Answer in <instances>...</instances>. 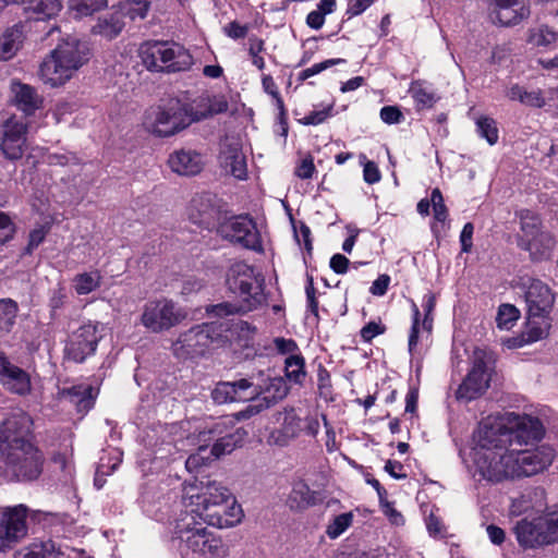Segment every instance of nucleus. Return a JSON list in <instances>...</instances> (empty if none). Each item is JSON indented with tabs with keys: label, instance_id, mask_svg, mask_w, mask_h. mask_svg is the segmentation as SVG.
<instances>
[{
	"label": "nucleus",
	"instance_id": "obj_1",
	"mask_svg": "<svg viewBox=\"0 0 558 558\" xmlns=\"http://www.w3.org/2000/svg\"><path fill=\"white\" fill-rule=\"evenodd\" d=\"M174 505H182L185 512L219 529L232 527L240 523L243 517L242 508L233 499L229 488L208 477L195 478L193 483L184 485L181 501H174Z\"/></svg>",
	"mask_w": 558,
	"mask_h": 558
},
{
	"label": "nucleus",
	"instance_id": "obj_2",
	"mask_svg": "<svg viewBox=\"0 0 558 558\" xmlns=\"http://www.w3.org/2000/svg\"><path fill=\"white\" fill-rule=\"evenodd\" d=\"M227 286L238 301L211 305L207 307L208 313L219 317L246 314L267 304L264 276L246 263L231 265L227 274Z\"/></svg>",
	"mask_w": 558,
	"mask_h": 558
},
{
	"label": "nucleus",
	"instance_id": "obj_3",
	"mask_svg": "<svg viewBox=\"0 0 558 558\" xmlns=\"http://www.w3.org/2000/svg\"><path fill=\"white\" fill-rule=\"evenodd\" d=\"M192 513H181L174 520L171 541L177 543L183 558H228L229 546L208 530L203 520Z\"/></svg>",
	"mask_w": 558,
	"mask_h": 558
},
{
	"label": "nucleus",
	"instance_id": "obj_4",
	"mask_svg": "<svg viewBox=\"0 0 558 558\" xmlns=\"http://www.w3.org/2000/svg\"><path fill=\"white\" fill-rule=\"evenodd\" d=\"M554 458L555 450L545 445L525 450L507 448L504 453L494 451L490 456V482L536 475L544 472Z\"/></svg>",
	"mask_w": 558,
	"mask_h": 558
},
{
	"label": "nucleus",
	"instance_id": "obj_5",
	"mask_svg": "<svg viewBox=\"0 0 558 558\" xmlns=\"http://www.w3.org/2000/svg\"><path fill=\"white\" fill-rule=\"evenodd\" d=\"M89 59L86 43L76 37L62 40L40 64L39 77L51 87H58L69 81Z\"/></svg>",
	"mask_w": 558,
	"mask_h": 558
},
{
	"label": "nucleus",
	"instance_id": "obj_6",
	"mask_svg": "<svg viewBox=\"0 0 558 558\" xmlns=\"http://www.w3.org/2000/svg\"><path fill=\"white\" fill-rule=\"evenodd\" d=\"M140 54L144 65L155 72L186 71L193 57L182 45L173 41H150L142 45Z\"/></svg>",
	"mask_w": 558,
	"mask_h": 558
},
{
	"label": "nucleus",
	"instance_id": "obj_7",
	"mask_svg": "<svg viewBox=\"0 0 558 558\" xmlns=\"http://www.w3.org/2000/svg\"><path fill=\"white\" fill-rule=\"evenodd\" d=\"M506 420L508 425L499 427L498 435L490 434V450L497 451L501 449L500 442L512 445H530L543 439L545 429L542 421L531 415H519L515 413H507ZM493 425L490 424V432Z\"/></svg>",
	"mask_w": 558,
	"mask_h": 558
},
{
	"label": "nucleus",
	"instance_id": "obj_8",
	"mask_svg": "<svg viewBox=\"0 0 558 558\" xmlns=\"http://www.w3.org/2000/svg\"><path fill=\"white\" fill-rule=\"evenodd\" d=\"M204 114H197L192 108L178 99L157 107L150 123V131L161 137L174 135L189 126L192 122L199 121Z\"/></svg>",
	"mask_w": 558,
	"mask_h": 558
},
{
	"label": "nucleus",
	"instance_id": "obj_9",
	"mask_svg": "<svg viewBox=\"0 0 558 558\" xmlns=\"http://www.w3.org/2000/svg\"><path fill=\"white\" fill-rule=\"evenodd\" d=\"M187 310L168 298L147 301L142 311L141 324L154 333L168 331L187 318Z\"/></svg>",
	"mask_w": 558,
	"mask_h": 558
},
{
	"label": "nucleus",
	"instance_id": "obj_10",
	"mask_svg": "<svg viewBox=\"0 0 558 558\" xmlns=\"http://www.w3.org/2000/svg\"><path fill=\"white\" fill-rule=\"evenodd\" d=\"M514 533L518 543L524 548H536L558 542V514L554 510L546 515L517 522Z\"/></svg>",
	"mask_w": 558,
	"mask_h": 558
},
{
	"label": "nucleus",
	"instance_id": "obj_11",
	"mask_svg": "<svg viewBox=\"0 0 558 558\" xmlns=\"http://www.w3.org/2000/svg\"><path fill=\"white\" fill-rule=\"evenodd\" d=\"M223 330L222 325L215 322L193 326L179 335L172 343V353L183 360L203 355Z\"/></svg>",
	"mask_w": 558,
	"mask_h": 558
},
{
	"label": "nucleus",
	"instance_id": "obj_12",
	"mask_svg": "<svg viewBox=\"0 0 558 558\" xmlns=\"http://www.w3.org/2000/svg\"><path fill=\"white\" fill-rule=\"evenodd\" d=\"M243 420L238 414L235 416H225L214 423L208 430L199 433L202 441H213L210 454L219 458L231 453L235 448L242 446L247 432L240 426H235V421Z\"/></svg>",
	"mask_w": 558,
	"mask_h": 558
},
{
	"label": "nucleus",
	"instance_id": "obj_13",
	"mask_svg": "<svg viewBox=\"0 0 558 558\" xmlns=\"http://www.w3.org/2000/svg\"><path fill=\"white\" fill-rule=\"evenodd\" d=\"M0 461L4 464L5 475L15 481H34L43 471L44 458L34 447H24L0 452Z\"/></svg>",
	"mask_w": 558,
	"mask_h": 558
},
{
	"label": "nucleus",
	"instance_id": "obj_14",
	"mask_svg": "<svg viewBox=\"0 0 558 558\" xmlns=\"http://www.w3.org/2000/svg\"><path fill=\"white\" fill-rule=\"evenodd\" d=\"M27 512L25 505L0 508V553L14 548L27 536Z\"/></svg>",
	"mask_w": 558,
	"mask_h": 558
},
{
	"label": "nucleus",
	"instance_id": "obj_15",
	"mask_svg": "<svg viewBox=\"0 0 558 558\" xmlns=\"http://www.w3.org/2000/svg\"><path fill=\"white\" fill-rule=\"evenodd\" d=\"M466 468L475 482L485 486L488 472V420L482 417L470 441Z\"/></svg>",
	"mask_w": 558,
	"mask_h": 558
},
{
	"label": "nucleus",
	"instance_id": "obj_16",
	"mask_svg": "<svg viewBox=\"0 0 558 558\" xmlns=\"http://www.w3.org/2000/svg\"><path fill=\"white\" fill-rule=\"evenodd\" d=\"M488 355L485 350L473 352L472 367L456 391L459 401L470 402L484 395L488 388Z\"/></svg>",
	"mask_w": 558,
	"mask_h": 558
},
{
	"label": "nucleus",
	"instance_id": "obj_17",
	"mask_svg": "<svg viewBox=\"0 0 558 558\" xmlns=\"http://www.w3.org/2000/svg\"><path fill=\"white\" fill-rule=\"evenodd\" d=\"M33 421L22 411L11 414L0 425V452H8L16 447H34L31 441Z\"/></svg>",
	"mask_w": 558,
	"mask_h": 558
},
{
	"label": "nucleus",
	"instance_id": "obj_18",
	"mask_svg": "<svg viewBox=\"0 0 558 558\" xmlns=\"http://www.w3.org/2000/svg\"><path fill=\"white\" fill-rule=\"evenodd\" d=\"M218 233L223 239L245 248L253 251L262 248L256 225L247 215H240L225 220L219 225Z\"/></svg>",
	"mask_w": 558,
	"mask_h": 558
},
{
	"label": "nucleus",
	"instance_id": "obj_19",
	"mask_svg": "<svg viewBox=\"0 0 558 558\" xmlns=\"http://www.w3.org/2000/svg\"><path fill=\"white\" fill-rule=\"evenodd\" d=\"M100 339L99 324L85 323L69 336L64 349L65 356L75 363H83L95 353Z\"/></svg>",
	"mask_w": 558,
	"mask_h": 558
},
{
	"label": "nucleus",
	"instance_id": "obj_20",
	"mask_svg": "<svg viewBox=\"0 0 558 558\" xmlns=\"http://www.w3.org/2000/svg\"><path fill=\"white\" fill-rule=\"evenodd\" d=\"M521 286L523 287L524 298L530 318H545L551 312L555 296L550 288L542 280L531 277H522Z\"/></svg>",
	"mask_w": 558,
	"mask_h": 558
},
{
	"label": "nucleus",
	"instance_id": "obj_21",
	"mask_svg": "<svg viewBox=\"0 0 558 558\" xmlns=\"http://www.w3.org/2000/svg\"><path fill=\"white\" fill-rule=\"evenodd\" d=\"M26 131V124L15 118H10L3 123L1 149L7 158L15 160L23 156Z\"/></svg>",
	"mask_w": 558,
	"mask_h": 558
},
{
	"label": "nucleus",
	"instance_id": "obj_22",
	"mask_svg": "<svg viewBox=\"0 0 558 558\" xmlns=\"http://www.w3.org/2000/svg\"><path fill=\"white\" fill-rule=\"evenodd\" d=\"M257 395V388L247 379L219 383L211 392L213 400L218 404L248 401Z\"/></svg>",
	"mask_w": 558,
	"mask_h": 558
},
{
	"label": "nucleus",
	"instance_id": "obj_23",
	"mask_svg": "<svg viewBox=\"0 0 558 558\" xmlns=\"http://www.w3.org/2000/svg\"><path fill=\"white\" fill-rule=\"evenodd\" d=\"M0 384L9 391L24 396L31 391L29 374L0 354Z\"/></svg>",
	"mask_w": 558,
	"mask_h": 558
},
{
	"label": "nucleus",
	"instance_id": "obj_24",
	"mask_svg": "<svg viewBox=\"0 0 558 558\" xmlns=\"http://www.w3.org/2000/svg\"><path fill=\"white\" fill-rule=\"evenodd\" d=\"M221 167L234 178L243 180L247 175L246 159L241 144L235 138L226 137L219 155Z\"/></svg>",
	"mask_w": 558,
	"mask_h": 558
},
{
	"label": "nucleus",
	"instance_id": "obj_25",
	"mask_svg": "<svg viewBox=\"0 0 558 558\" xmlns=\"http://www.w3.org/2000/svg\"><path fill=\"white\" fill-rule=\"evenodd\" d=\"M518 245L529 251L533 260H545L550 258L556 245L554 235L548 231H542L533 236L518 238Z\"/></svg>",
	"mask_w": 558,
	"mask_h": 558
},
{
	"label": "nucleus",
	"instance_id": "obj_26",
	"mask_svg": "<svg viewBox=\"0 0 558 558\" xmlns=\"http://www.w3.org/2000/svg\"><path fill=\"white\" fill-rule=\"evenodd\" d=\"M168 165L180 175H195L201 172L204 160L201 154L194 150L181 149L170 155Z\"/></svg>",
	"mask_w": 558,
	"mask_h": 558
},
{
	"label": "nucleus",
	"instance_id": "obj_27",
	"mask_svg": "<svg viewBox=\"0 0 558 558\" xmlns=\"http://www.w3.org/2000/svg\"><path fill=\"white\" fill-rule=\"evenodd\" d=\"M288 393V387L282 378H272L263 392V397L257 399L258 404L250 405L246 410L241 411L238 415L242 418H248L251 415L258 413L264 408H269L278 400L283 399Z\"/></svg>",
	"mask_w": 558,
	"mask_h": 558
},
{
	"label": "nucleus",
	"instance_id": "obj_28",
	"mask_svg": "<svg viewBox=\"0 0 558 558\" xmlns=\"http://www.w3.org/2000/svg\"><path fill=\"white\" fill-rule=\"evenodd\" d=\"M496 20L501 26H513L530 15V9L519 0H496Z\"/></svg>",
	"mask_w": 558,
	"mask_h": 558
},
{
	"label": "nucleus",
	"instance_id": "obj_29",
	"mask_svg": "<svg viewBox=\"0 0 558 558\" xmlns=\"http://www.w3.org/2000/svg\"><path fill=\"white\" fill-rule=\"evenodd\" d=\"M11 92L15 106L26 116L33 114L43 104V98L31 85L13 81L11 83Z\"/></svg>",
	"mask_w": 558,
	"mask_h": 558
},
{
	"label": "nucleus",
	"instance_id": "obj_30",
	"mask_svg": "<svg viewBox=\"0 0 558 558\" xmlns=\"http://www.w3.org/2000/svg\"><path fill=\"white\" fill-rule=\"evenodd\" d=\"M277 422L281 425L280 435L276 437L275 433H272L271 438L275 444L286 446L288 441L298 436L301 430V420L294 409H286L277 414Z\"/></svg>",
	"mask_w": 558,
	"mask_h": 558
},
{
	"label": "nucleus",
	"instance_id": "obj_31",
	"mask_svg": "<svg viewBox=\"0 0 558 558\" xmlns=\"http://www.w3.org/2000/svg\"><path fill=\"white\" fill-rule=\"evenodd\" d=\"M63 396L73 405L76 407L77 412L86 413L89 411L95 402L96 392L92 385L80 384L63 390Z\"/></svg>",
	"mask_w": 558,
	"mask_h": 558
},
{
	"label": "nucleus",
	"instance_id": "obj_32",
	"mask_svg": "<svg viewBox=\"0 0 558 558\" xmlns=\"http://www.w3.org/2000/svg\"><path fill=\"white\" fill-rule=\"evenodd\" d=\"M24 40V25L16 24L8 28L0 37V60H9L20 49Z\"/></svg>",
	"mask_w": 558,
	"mask_h": 558
},
{
	"label": "nucleus",
	"instance_id": "obj_33",
	"mask_svg": "<svg viewBox=\"0 0 558 558\" xmlns=\"http://www.w3.org/2000/svg\"><path fill=\"white\" fill-rule=\"evenodd\" d=\"M27 12L36 15L38 21L54 17L62 9V0H23Z\"/></svg>",
	"mask_w": 558,
	"mask_h": 558
},
{
	"label": "nucleus",
	"instance_id": "obj_34",
	"mask_svg": "<svg viewBox=\"0 0 558 558\" xmlns=\"http://www.w3.org/2000/svg\"><path fill=\"white\" fill-rule=\"evenodd\" d=\"M287 502L292 510L305 509L315 504V493L304 481H296Z\"/></svg>",
	"mask_w": 558,
	"mask_h": 558
},
{
	"label": "nucleus",
	"instance_id": "obj_35",
	"mask_svg": "<svg viewBox=\"0 0 558 558\" xmlns=\"http://www.w3.org/2000/svg\"><path fill=\"white\" fill-rule=\"evenodd\" d=\"M544 489L541 487H532L525 489L518 498L512 500L510 512L513 515L523 514L530 510H533L536 507V502H534L535 498H539V507L542 506V500L544 498Z\"/></svg>",
	"mask_w": 558,
	"mask_h": 558
},
{
	"label": "nucleus",
	"instance_id": "obj_36",
	"mask_svg": "<svg viewBox=\"0 0 558 558\" xmlns=\"http://www.w3.org/2000/svg\"><path fill=\"white\" fill-rule=\"evenodd\" d=\"M511 100H518L525 106L542 108L545 106V98L541 89L527 90L521 85H513L507 93Z\"/></svg>",
	"mask_w": 558,
	"mask_h": 558
},
{
	"label": "nucleus",
	"instance_id": "obj_37",
	"mask_svg": "<svg viewBox=\"0 0 558 558\" xmlns=\"http://www.w3.org/2000/svg\"><path fill=\"white\" fill-rule=\"evenodd\" d=\"M123 21L114 14L99 17L97 23L93 26L92 32L108 40L116 38L123 29Z\"/></svg>",
	"mask_w": 558,
	"mask_h": 558
},
{
	"label": "nucleus",
	"instance_id": "obj_38",
	"mask_svg": "<svg viewBox=\"0 0 558 558\" xmlns=\"http://www.w3.org/2000/svg\"><path fill=\"white\" fill-rule=\"evenodd\" d=\"M214 213L210 205V197L206 195L196 196L192 199L190 206V218L194 223H208Z\"/></svg>",
	"mask_w": 558,
	"mask_h": 558
},
{
	"label": "nucleus",
	"instance_id": "obj_39",
	"mask_svg": "<svg viewBox=\"0 0 558 558\" xmlns=\"http://www.w3.org/2000/svg\"><path fill=\"white\" fill-rule=\"evenodd\" d=\"M100 283L101 275L98 270L78 274L73 279V288L78 295H85L95 291L99 288Z\"/></svg>",
	"mask_w": 558,
	"mask_h": 558
},
{
	"label": "nucleus",
	"instance_id": "obj_40",
	"mask_svg": "<svg viewBox=\"0 0 558 558\" xmlns=\"http://www.w3.org/2000/svg\"><path fill=\"white\" fill-rule=\"evenodd\" d=\"M149 0H124L120 2V11L132 21L145 20L150 10Z\"/></svg>",
	"mask_w": 558,
	"mask_h": 558
},
{
	"label": "nucleus",
	"instance_id": "obj_41",
	"mask_svg": "<svg viewBox=\"0 0 558 558\" xmlns=\"http://www.w3.org/2000/svg\"><path fill=\"white\" fill-rule=\"evenodd\" d=\"M522 234L519 238H530L542 232V220L539 216L530 209H521L518 213Z\"/></svg>",
	"mask_w": 558,
	"mask_h": 558
},
{
	"label": "nucleus",
	"instance_id": "obj_42",
	"mask_svg": "<svg viewBox=\"0 0 558 558\" xmlns=\"http://www.w3.org/2000/svg\"><path fill=\"white\" fill-rule=\"evenodd\" d=\"M286 376L295 384H302L306 377L305 361L301 354H292L284 362Z\"/></svg>",
	"mask_w": 558,
	"mask_h": 558
},
{
	"label": "nucleus",
	"instance_id": "obj_43",
	"mask_svg": "<svg viewBox=\"0 0 558 558\" xmlns=\"http://www.w3.org/2000/svg\"><path fill=\"white\" fill-rule=\"evenodd\" d=\"M61 551L52 541L32 543L24 554V558H60Z\"/></svg>",
	"mask_w": 558,
	"mask_h": 558
},
{
	"label": "nucleus",
	"instance_id": "obj_44",
	"mask_svg": "<svg viewBox=\"0 0 558 558\" xmlns=\"http://www.w3.org/2000/svg\"><path fill=\"white\" fill-rule=\"evenodd\" d=\"M19 312L17 303L12 299H0V330L10 331Z\"/></svg>",
	"mask_w": 558,
	"mask_h": 558
},
{
	"label": "nucleus",
	"instance_id": "obj_45",
	"mask_svg": "<svg viewBox=\"0 0 558 558\" xmlns=\"http://www.w3.org/2000/svg\"><path fill=\"white\" fill-rule=\"evenodd\" d=\"M556 39V33L549 29L548 26L542 25L537 28H532L529 31L526 41L534 47H547L555 43Z\"/></svg>",
	"mask_w": 558,
	"mask_h": 558
},
{
	"label": "nucleus",
	"instance_id": "obj_46",
	"mask_svg": "<svg viewBox=\"0 0 558 558\" xmlns=\"http://www.w3.org/2000/svg\"><path fill=\"white\" fill-rule=\"evenodd\" d=\"M520 317V311L512 304H501L496 316L499 329H511Z\"/></svg>",
	"mask_w": 558,
	"mask_h": 558
},
{
	"label": "nucleus",
	"instance_id": "obj_47",
	"mask_svg": "<svg viewBox=\"0 0 558 558\" xmlns=\"http://www.w3.org/2000/svg\"><path fill=\"white\" fill-rule=\"evenodd\" d=\"M352 520L353 514L351 512L341 513L335 517L328 524L326 534L332 539L339 537L352 524Z\"/></svg>",
	"mask_w": 558,
	"mask_h": 558
},
{
	"label": "nucleus",
	"instance_id": "obj_48",
	"mask_svg": "<svg viewBox=\"0 0 558 558\" xmlns=\"http://www.w3.org/2000/svg\"><path fill=\"white\" fill-rule=\"evenodd\" d=\"M210 451L208 452L207 445H199L198 451L192 453L185 461V468L190 473L196 472L201 466L205 465L209 460Z\"/></svg>",
	"mask_w": 558,
	"mask_h": 558
},
{
	"label": "nucleus",
	"instance_id": "obj_49",
	"mask_svg": "<svg viewBox=\"0 0 558 558\" xmlns=\"http://www.w3.org/2000/svg\"><path fill=\"white\" fill-rule=\"evenodd\" d=\"M107 4V0H73L71 8L75 10L80 16H87L106 8Z\"/></svg>",
	"mask_w": 558,
	"mask_h": 558
},
{
	"label": "nucleus",
	"instance_id": "obj_50",
	"mask_svg": "<svg viewBox=\"0 0 558 558\" xmlns=\"http://www.w3.org/2000/svg\"><path fill=\"white\" fill-rule=\"evenodd\" d=\"M537 318H530L527 315V325L525 330L523 331L524 337L529 343L536 342L543 339L547 335L546 327L547 324L543 326L542 323L536 320Z\"/></svg>",
	"mask_w": 558,
	"mask_h": 558
},
{
	"label": "nucleus",
	"instance_id": "obj_51",
	"mask_svg": "<svg viewBox=\"0 0 558 558\" xmlns=\"http://www.w3.org/2000/svg\"><path fill=\"white\" fill-rule=\"evenodd\" d=\"M333 104L322 109H315L300 120L304 125H318L332 116Z\"/></svg>",
	"mask_w": 558,
	"mask_h": 558
},
{
	"label": "nucleus",
	"instance_id": "obj_52",
	"mask_svg": "<svg viewBox=\"0 0 558 558\" xmlns=\"http://www.w3.org/2000/svg\"><path fill=\"white\" fill-rule=\"evenodd\" d=\"M435 305H436L435 295L432 293L425 294L423 298V303H422V307L424 311V319L422 323V329H423V332H425L426 335H429L432 331V328H433L432 314L435 308Z\"/></svg>",
	"mask_w": 558,
	"mask_h": 558
},
{
	"label": "nucleus",
	"instance_id": "obj_53",
	"mask_svg": "<svg viewBox=\"0 0 558 558\" xmlns=\"http://www.w3.org/2000/svg\"><path fill=\"white\" fill-rule=\"evenodd\" d=\"M430 202L435 219L439 222H445L448 217V210L444 203V197L439 189H434L432 191Z\"/></svg>",
	"mask_w": 558,
	"mask_h": 558
},
{
	"label": "nucleus",
	"instance_id": "obj_54",
	"mask_svg": "<svg viewBox=\"0 0 558 558\" xmlns=\"http://www.w3.org/2000/svg\"><path fill=\"white\" fill-rule=\"evenodd\" d=\"M344 62H345V60H343V59H329V60L316 63V64L312 65L311 68L303 70L300 74V78L306 80V78L312 77L335 64H340V63H344Z\"/></svg>",
	"mask_w": 558,
	"mask_h": 558
},
{
	"label": "nucleus",
	"instance_id": "obj_55",
	"mask_svg": "<svg viewBox=\"0 0 558 558\" xmlns=\"http://www.w3.org/2000/svg\"><path fill=\"white\" fill-rule=\"evenodd\" d=\"M422 329L420 326V311L416 304L413 303V323L409 336V351L412 353L418 342V336Z\"/></svg>",
	"mask_w": 558,
	"mask_h": 558
},
{
	"label": "nucleus",
	"instance_id": "obj_56",
	"mask_svg": "<svg viewBox=\"0 0 558 558\" xmlns=\"http://www.w3.org/2000/svg\"><path fill=\"white\" fill-rule=\"evenodd\" d=\"M412 93L415 101L424 107H432L435 102V95L421 85L413 86Z\"/></svg>",
	"mask_w": 558,
	"mask_h": 558
},
{
	"label": "nucleus",
	"instance_id": "obj_57",
	"mask_svg": "<svg viewBox=\"0 0 558 558\" xmlns=\"http://www.w3.org/2000/svg\"><path fill=\"white\" fill-rule=\"evenodd\" d=\"M380 119L387 124L400 123L404 117L396 106H385L380 109Z\"/></svg>",
	"mask_w": 558,
	"mask_h": 558
},
{
	"label": "nucleus",
	"instance_id": "obj_58",
	"mask_svg": "<svg viewBox=\"0 0 558 558\" xmlns=\"http://www.w3.org/2000/svg\"><path fill=\"white\" fill-rule=\"evenodd\" d=\"M13 234V222L7 214L0 213V244L9 241Z\"/></svg>",
	"mask_w": 558,
	"mask_h": 558
},
{
	"label": "nucleus",
	"instance_id": "obj_59",
	"mask_svg": "<svg viewBox=\"0 0 558 558\" xmlns=\"http://www.w3.org/2000/svg\"><path fill=\"white\" fill-rule=\"evenodd\" d=\"M314 171H315V166H314L313 157L306 156L305 158H303L301 160L300 165H298V167L295 168V175L303 180L310 179V178H312Z\"/></svg>",
	"mask_w": 558,
	"mask_h": 558
},
{
	"label": "nucleus",
	"instance_id": "obj_60",
	"mask_svg": "<svg viewBox=\"0 0 558 558\" xmlns=\"http://www.w3.org/2000/svg\"><path fill=\"white\" fill-rule=\"evenodd\" d=\"M276 350L281 354H296L298 344L293 339L277 337L274 339Z\"/></svg>",
	"mask_w": 558,
	"mask_h": 558
},
{
	"label": "nucleus",
	"instance_id": "obj_61",
	"mask_svg": "<svg viewBox=\"0 0 558 558\" xmlns=\"http://www.w3.org/2000/svg\"><path fill=\"white\" fill-rule=\"evenodd\" d=\"M228 107H229L228 101L226 100L225 97H222V96L214 97L209 101V107H208L207 112H202L201 114H204L205 117L203 119H205L208 116H214V114H219V113L226 112L228 110Z\"/></svg>",
	"mask_w": 558,
	"mask_h": 558
},
{
	"label": "nucleus",
	"instance_id": "obj_62",
	"mask_svg": "<svg viewBox=\"0 0 558 558\" xmlns=\"http://www.w3.org/2000/svg\"><path fill=\"white\" fill-rule=\"evenodd\" d=\"M234 328L239 338L243 339L245 342L253 339L257 331L255 326L244 320H240L239 323H236L234 325Z\"/></svg>",
	"mask_w": 558,
	"mask_h": 558
},
{
	"label": "nucleus",
	"instance_id": "obj_63",
	"mask_svg": "<svg viewBox=\"0 0 558 558\" xmlns=\"http://www.w3.org/2000/svg\"><path fill=\"white\" fill-rule=\"evenodd\" d=\"M363 178H364V181L368 184H374V183L379 182L381 175H380L378 167L376 166V163L374 161H367L364 165Z\"/></svg>",
	"mask_w": 558,
	"mask_h": 558
},
{
	"label": "nucleus",
	"instance_id": "obj_64",
	"mask_svg": "<svg viewBox=\"0 0 558 558\" xmlns=\"http://www.w3.org/2000/svg\"><path fill=\"white\" fill-rule=\"evenodd\" d=\"M47 232H48V229L44 226H40V227L34 229L29 233L27 251L32 252L34 248L38 247L39 244H41L43 241L45 240Z\"/></svg>",
	"mask_w": 558,
	"mask_h": 558
}]
</instances>
